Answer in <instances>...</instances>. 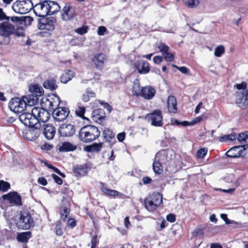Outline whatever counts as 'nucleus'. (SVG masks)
I'll list each match as a JSON object with an SVG mask.
<instances>
[{"label":"nucleus","instance_id":"nucleus-1","mask_svg":"<svg viewBox=\"0 0 248 248\" xmlns=\"http://www.w3.org/2000/svg\"><path fill=\"white\" fill-rule=\"evenodd\" d=\"M9 18L10 17L7 16L3 9L0 8V21L6 20L0 24V35L5 38L3 43L5 45L9 43V37L16 32L15 27L10 22Z\"/></svg>","mask_w":248,"mask_h":248},{"label":"nucleus","instance_id":"nucleus-2","mask_svg":"<svg viewBox=\"0 0 248 248\" xmlns=\"http://www.w3.org/2000/svg\"><path fill=\"white\" fill-rule=\"evenodd\" d=\"M100 134V131L96 126L87 125L80 129L78 133V137L81 141L89 143L96 140Z\"/></svg>","mask_w":248,"mask_h":248},{"label":"nucleus","instance_id":"nucleus-3","mask_svg":"<svg viewBox=\"0 0 248 248\" xmlns=\"http://www.w3.org/2000/svg\"><path fill=\"white\" fill-rule=\"evenodd\" d=\"M60 102V99L59 97L57 98V102H55V104L53 102L49 101V106L51 109H54L52 113V116L54 119L57 121H64L68 116L70 111L67 108L58 107L54 108V107H56L59 106Z\"/></svg>","mask_w":248,"mask_h":248},{"label":"nucleus","instance_id":"nucleus-4","mask_svg":"<svg viewBox=\"0 0 248 248\" xmlns=\"http://www.w3.org/2000/svg\"><path fill=\"white\" fill-rule=\"evenodd\" d=\"M162 195L159 193H153L145 199L146 208L149 211H153L162 203Z\"/></svg>","mask_w":248,"mask_h":248},{"label":"nucleus","instance_id":"nucleus-5","mask_svg":"<svg viewBox=\"0 0 248 248\" xmlns=\"http://www.w3.org/2000/svg\"><path fill=\"white\" fill-rule=\"evenodd\" d=\"M14 11L20 14H25L29 12L33 7L31 0H17L12 4Z\"/></svg>","mask_w":248,"mask_h":248},{"label":"nucleus","instance_id":"nucleus-6","mask_svg":"<svg viewBox=\"0 0 248 248\" xmlns=\"http://www.w3.org/2000/svg\"><path fill=\"white\" fill-rule=\"evenodd\" d=\"M33 219L29 213L21 212L19 219L16 223L17 226L19 229H29L33 226Z\"/></svg>","mask_w":248,"mask_h":248},{"label":"nucleus","instance_id":"nucleus-7","mask_svg":"<svg viewBox=\"0 0 248 248\" xmlns=\"http://www.w3.org/2000/svg\"><path fill=\"white\" fill-rule=\"evenodd\" d=\"M19 120L26 126L29 127H34L41 126V124H37V120L32 112H23L19 116Z\"/></svg>","mask_w":248,"mask_h":248},{"label":"nucleus","instance_id":"nucleus-8","mask_svg":"<svg viewBox=\"0 0 248 248\" xmlns=\"http://www.w3.org/2000/svg\"><path fill=\"white\" fill-rule=\"evenodd\" d=\"M10 109L15 113H23L25 110L26 104L22 98H15L11 99L9 103Z\"/></svg>","mask_w":248,"mask_h":248},{"label":"nucleus","instance_id":"nucleus-9","mask_svg":"<svg viewBox=\"0 0 248 248\" xmlns=\"http://www.w3.org/2000/svg\"><path fill=\"white\" fill-rule=\"evenodd\" d=\"M166 155L164 152L158 153L156 154L154 161L153 163V169L154 171L156 174H161L163 171L162 164L166 158Z\"/></svg>","mask_w":248,"mask_h":248},{"label":"nucleus","instance_id":"nucleus-10","mask_svg":"<svg viewBox=\"0 0 248 248\" xmlns=\"http://www.w3.org/2000/svg\"><path fill=\"white\" fill-rule=\"evenodd\" d=\"M32 112L37 120V124L45 123L48 121L50 118V114L46 109L37 107L32 108Z\"/></svg>","mask_w":248,"mask_h":248},{"label":"nucleus","instance_id":"nucleus-11","mask_svg":"<svg viewBox=\"0 0 248 248\" xmlns=\"http://www.w3.org/2000/svg\"><path fill=\"white\" fill-rule=\"evenodd\" d=\"M35 15L40 18L45 17L49 14L47 0L42 1L33 6L32 8Z\"/></svg>","mask_w":248,"mask_h":248},{"label":"nucleus","instance_id":"nucleus-12","mask_svg":"<svg viewBox=\"0 0 248 248\" xmlns=\"http://www.w3.org/2000/svg\"><path fill=\"white\" fill-rule=\"evenodd\" d=\"M41 126L30 127V128L23 131L22 136L24 139L30 141L35 140L41 133L40 127Z\"/></svg>","mask_w":248,"mask_h":248},{"label":"nucleus","instance_id":"nucleus-13","mask_svg":"<svg viewBox=\"0 0 248 248\" xmlns=\"http://www.w3.org/2000/svg\"><path fill=\"white\" fill-rule=\"evenodd\" d=\"M147 118L152 125L162 126L163 125V117L161 112L159 110H154L152 113L147 114Z\"/></svg>","mask_w":248,"mask_h":248},{"label":"nucleus","instance_id":"nucleus-14","mask_svg":"<svg viewBox=\"0 0 248 248\" xmlns=\"http://www.w3.org/2000/svg\"><path fill=\"white\" fill-rule=\"evenodd\" d=\"M38 27L40 30L52 31L55 28L54 20L48 18L43 17L37 19Z\"/></svg>","mask_w":248,"mask_h":248},{"label":"nucleus","instance_id":"nucleus-15","mask_svg":"<svg viewBox=\"0 0 248 248\" xmlns=\"http://www.w3.org/2000/svg\"><path fill=\"white\" fill-rule=\"evenodd\" d=\"M58 132L62 137H71L75 134V127L71 124H64L60 126Z\"/></svg>","mask_w":248,"mask_h":248},{"label":"nucleus","instance_id":"nucleus-16","mask_svg":"<svg viewBox=\"0 0 248 248\" xmlns=\"http://www.w3.org/2000/svg\"><path fill=\"white\" fill-rule=\"evenodd\" d=\"M106 60L107 57L105 54L99 53L95 54L94 57L93 59V62L96 68L101 70L103 69L104 62Z\"/></svg>","mask_w":248,"mask_h":248},{"label":"nucleus","instance_id":"nucleus-17","mask_svg":"<svg viewBox=\"0 0 248 248\" xmlns=\"http://www.w3.org/2000/svg\"><path fill=\"white\" fill-rule=\"evenodd\" d=\"M42 131L45 137L48 140L52 139L56 133L55 127L49 124H43Z\"/></svg>","mask_w":248,"mask_h":248},{"label":"nucleus","instance_id":"nucleus-18","mask_svg":"<svg viewBox=\"0 0 248 248\" xmlns=\"http://www.w3.org/2000/svg\"><path fill=\"white\" fill-rule=\"evenodd\" d=\"M75 16V10L73 7L66 5L62 9V17L63 20L68 21L73 19Z\"/></svg>","mask_w":248,"mask_h":248},{"label":"nucleus","instance_id":"nucleus-19","mask_svg":"<svg viewBox=\"0 0 248 248\" xmlns=\"http://www.w3.org/2000/svg\"><path fill=\"white\" fill-rule=\"evenodd\" d=\"M3 198L5 200H7L11 203L17 205L22 204L21 197L17 195L16 192L9 193L3 195Z\"/></svg>","mask_w":248,"mask_h":248},{"label":"nucleus","instance_id":"nucleus-20","mask_svg":"<svg viewBox=\"0 0 248 248\" xmlns=\"http://www.w3.org/2000/svg\"><path fill=\"white\" fill-rule=\"evenodd\" d=\"M155 90L150 86L142 88L140 91V95L146 99H151L155 95Z\"/></svg>","mask_w":248,"mask_h":248},{"label":"nucleus","instance_id":"nucleus-21","mask_svg":"<svg viewBox=\"0 0 248 248\" xmlns=\"http://www.w3.org/2000/svg\"><path fill=\"white\" fill-rule=\"evenodd\" d=\"M240 148H242V147H239L238 146L231 148L226 152V156L231 158H236L240 157L241 155H243V154L241 153V150H240Z\"/></svg>","mask_w":248,"mask_h":248},{"label":"nucleus","instance_id":"nucleus-22","mask_svg":"<svg viewBox=\"0 0 248 248\" xmlns=\"http://www.w3.org/2000/svg\"><path fill=\"white\" fill-rule=\"evenodd\" d=\"M168 108L170 113H176L177 112V101L174 96L170 95L168 98Z\"/></svg>","mask_w":248,"mask_h":248},{"label":"nucleus","instance_id":"nucleus-23","mask_svg":"<svg viewBox=\"0 0 248 248\" xmlns=\"http://www.w3.org/2000/svg\"><path fill=\"white\" fill-rule=\"evenodd\" d=\"M137 69L139 73L146 74L150 71L149 64L147 62L140 61L137 65Z\"/></svg>","mask_w":248,"mask_h":248},{"label":"nucleus","instance_id":"nucleus-24","mask_svg":"<svg viewBox=\"0 0 248 248\" xmlns=\"http://www.w3.org/2000/svg\"><path fill=\"white\" fill-rule=\"evenodd\" d=\"M48 15H52L60 11L61 7L58 3L53 1L47 0Z\"/></svg>","mask_w":248,"mask_h":248},{"label":"nucleus","instance_id":"nucleus-25","mask_svg":"<svg viewBox=\"0 0 248 248\" xmlns=\"http://www.w3.org/2000/svg\"><path fill=\"white\" fill-rule=\"evenodd\" d=\"M23 100H24L26 104L29 107L34 105L38 102V98L37 96L32 94H29L22 97Z\"/></svg>","mask_w":248,"mask_h":248},{"label":"nucleus","instance_id":"nucleus-26","mask_svg":"<svg viewBox=\"0 0 248 248\" xmlns=\"http://www.w3.org/2000/svg\"><path fill=\"white\" fill-rule=\"evenodd\" d=\"M29 91L31 94L35 95L37 97L41 96L44 94L43 88L37 84H35L30 86L29 88Z\"/></svg>","mask_w":248,"mask_h":248},{"label":"nucleus","instance_id":"nucleus-27","mask_svg":"<svg viewBox=\"0 0 248 248\" xmlns=\"http://www.w3.org/2000/svg\"><path fill=\"white\" fill-rule=\"evenodd\" d=\"M103 135L104 136V138L107 141L111 142L112 141H115V134L113 132L112 130L108 128H106L104 130L103 132Z\"/></svg>","mask_w":248,"mask_h":248},{"label":"nucleus","instance_id":"nucleus-28","mask_svg":"<svg viewBox=\"0 0 248 248\" xmlns=\"http://www.w3.org/2000/svg\"><path fill=\"white\" fill-rule=\"evenodd\" d=\"M74 73L71 70L65 71L60 77V80L62 83H66L71 80L74 77Z\"/></svg>","mask_w":248,"mask_h":248},{"label":"nucleus","instance_id":"nucleus-29","mask_svg":"<svg viewBox=\"0 0 248 248\" xmlns=\"http://www.w3.org/2000/svg\"><path fill=\"white\" fill-rule=\"evenodd\" d=\"M73 172L77 177L84 176L87 172L86 168L83 166L78 165L74 167Z\"/></svg>","mask_w":248,"mask_h":248},{"label":"nucleus","instance_id":"nucleus-30","mask_svg":"<svg viewBox=\"0 0 248 248\" xmlns=\"http://www.w3.org/2000/svg\"><path fill=\"white\" fill-rule=\"evenodd\" d=\"M43 86L44 88L51 91L54 90L57 88L56 80L53 78L49 79L45 81L43 84Z\"/></svg>","mask_w":248,"mask_h":248},{"label":"nucleus","instance_id":"nucleus-31","mask_svg":"<svg viewBox=\"0 0 248 248\" xmlns=\"http://www.w3.org/2000/svg\"><path fill=\"white\" fill-rule=\"evenodd\" d=\"M245 96L243 94L242 92H237L236 93L235 102L238 106L240 108L246 106L244 103Z\"/></svg>","mask_w":248,"mask_h":248},{"label":"nucleus","instance_id":"nucleus-32","mask_svg":"<svg viewBox=\"0 0 248 248\" xmlns=\"http://www.w3.org/2000/svg\"><path fill=\"white\" fill-rule=\"evenodd\" d=\"M31 237V233L30 232H21L17 236V239L18 241L26 243Z\"/></svg>","mask_w":248,"mask_h":248},{"label":"nucleus","instance_id":"nucleus-33","mask_svg":"<svg viewBox=\"0 0 248 248\" xmlns=\"http://www.w3.org/2000/svg\"><path fill=\"white\" fill-rule=\"evenodd\" d=\"M77 149V146L70 142H64L60 148L62 151H73Z\"/></svg>","mask_w":248,"mask_h":248},{"label":"nucleus","instance_id":"nucleus-34","mask_svg":"<svg viewBox=\"0 0 248 248\" xmlns=\"http://www.w3.org/2000/svg\"><path fill=\"white\" fill-rule=\"evenodd\" d=\"M101 190L102 192L104 194L110 196L115 197L116 196H119L122 195V194L119 192L115 190L109 189L105 186H103L101 188Z\"/></svg>","mask_w":248,"mask_h":248},{"label":"nucleus","instance_id":"nucleus-35","mask_svg":"<svg viewBox=\"0 0 248 248\" xmlns=\"http://www.w3.org/2000/svg\"><path fill=\"white\" fill-rule=\"evenodd\" d=\"M85 111V108L84 106H82L81 103H78L77 105V108L76 109L75 113L76 114L83 119H86L84 115Z\"/></svg>","mask_w":248,"mask_h":248},{"label":"nucleus","instance_id":"nucleus-36","mask_svg":"<svg viewBox=\"0 0 248 248\" xmlns=\"http://www.w3.org/2000/svg\"><path fill=\"white\" fill-rule=\"evenodd\" d=\"M140 83L138 80H136L134 82L133 85V94L136 96H138L140 94Z\"/></svg>","mask_w":248,"mask_h":248},{"label":"nucleus","instance_id":"nucleus-37","mask_svg":"<svg viewBox=\"0 0 248 248\" xmlns=\"http://www.w3.org/2000/svg\"><path fill=\"white\" fill-rule=\"evenodd\" d=\"M237 138V136L235 134H231L229 135H224L219 138V141L223 142L226 140H234Z\"/></svg>","mask_w":248,"mask_h":248},{"label":"nucleus","instance_id":"nucleus-38","mask_svg":"<svg viewBox=\"0 0 248 248\" xmlns=\"http://www.w3.org/2000/svg\"><path fill=\"white\" fill-rule=\"evenodd\" d=\"M69 209L67 207H61L60 209V214L61 216V219L63 220L64 221H65L66 218L67 217V216L69 213Z\"/></svg>","mask_w":248,"mask_h":248},{"label":"nucleus","instance_id":"nucleus-39","mask_svg":"<svg viewBox=\"0 0 248 248\" xmlns=\"http://www.w3.org/2000/svg\"><path fill=\"white\" fill-rule=\"evenodd\" d=\"M101 109H95L92 112V117L96 121L104 117L103 113Z\"/></svg>","mask_w":248,"mask_h":248},{"label":"nucleus","instance_id":"nucleus-40","mask_svg":"<svg viewBox=\"0 0 248 248\" xmlns=\"http://www.w3.org/2000/svg\"><path fill=\"white\" fill-rule=\"evenodd\" d=\"M208 149L206 148H202L197 151L196 157L199 159H202L207 154Z\"/></svg>","mask_w":248,"mask_h":248},{"label":"nucleus","instance_id":"nucleus-41","mask_svg":"<svg viewBox=\"0 0 248 248\" xmlns=\"http://www.w3.org/2000/svg\"><path fill=\"white\" fill-rule=\"evenodd\" d=\"M184 2L189 7L193 8L199 3V0H183Z\"/></svg>","mask_w":248,"mask_h":248},{"label":"nucleus","instance_id":"nucleus-42","mask_svg":"<svg viewBox=\"0 0 248 248\" xmlns=\"http://www.w3.org/2000/svg\"><path fill=\"white\" fill-rule=\"evenodd\" d=\"M225 49L223 46H219L215 48L214 55L217 57H220L224 53Z\"/></svg>","mask_w":248,"mask_h":248},{"label":"nucleus","instance_id":"nucleus-43","mask_svg":"<svg viewBox=\"0 0 248 248\" xmlns=\"http://www.w3.org/2000/svg\"><path fill=\"white\" fill-rule=\"evenodd\" d=\"M158 48L159 49L163 55H164V54L168 52L169 50V47L163 43L159 44Z\"/></svg>","mask_w":248,"mask_h":248},{"label":"nucleus","instance_id":"nucleus-44","mask_svg":"<svg viewBox=\"0 0 248 248\" xmlns=\"http://www.w3.org/2000/svg\"><path fill=\"white\" fill-rule=\"evenodd\" d=\"M104 143L103 142H99L98 143H93L92 144V148L93 152H98L101 151L103 147Z\"/></svg>","mask_w":248,"mask_h":248},{"label":"nucleus","instance_id":"nucleus-45","mask_svg":"<svg viewBox=\"0 0 248 248\" xmlns=\"http://www.w3.org/2000/svg\"><path fill=\"white\" fill-rule=\"evenodd\" d=\"M55 230L57 235L61 236L62 235L63 231L62 228V223L60 221L56 223Z\"/></svg>","mask_w":248,"mask_h":248},{"label":"nucleus","instance_id":"nucleus-46","mask_svg":"<svg viewBox=\"0 0 248 248\" xmlns=\"http://www.w3.org/2000/svg\"><path fill=\"white\" fill-rule=\"evenodd\" d=\"M248 138V132L240 133L237 137L238 140L241 142H244Z\"/></svg>","mask_w":248,"mask_h":248},{"label":"nucleus","instance_id":"nucleus-47","mask_svg":"<svg viewBox=\"0 0 248 248\" xmlns=\"http://www.w3.org/2000/svg\"><path fill=\"white\" fill-rule=\"evenodd\" d=\"M88 29V26H83L80 28H77L75 31L79 34L83 35L87 32Z\"/></svg>","mask_w":248,"mask_h":248},{"label":"nucleus","instance_id":"nucleus-48","mask_svg":"<svg viewBox=\"0 0 248 248\" xmlns=\"http://www.w3.org/2000/svg\"><path fill=\"white\" fill-rule=\"evenodd\" d=\"M220 217L223 220H224L225 221L226 224H236V222H235L234 221L231 220L229 219L227 217V215L225 214H221L220 215Z\"/></svg>","mask_w":248,"mask_h":248},{"label":"nucleus","instance_id":"nucleus-49","mask_svg":"<svg viewBox=\"0 0 248 248\" xmlns=\"http://www.w3.org/2000/svg\"><path fill=\"white\" fill-rule=\"evenodd\" d=\"M10 188V185L7 183L3 181H0V188L1 190L5 191Z\"/></svg>","mask_w":248,"mask_h":248},{"label":"nucleus","instance_id":"nucleus-50","mask_svg":"<svg viewBox=\"0 0 248 248\" xmlns=\"http://www.w3.org/2000/svg\"><path fill=\"white\" fill-rule=\"evenodd\" d=\"M163 56H164L165 60L167 62H171L174 60L173 55L171 53H169V51Z\"/></svg>","mask_w":248,"mask_h":248},{"label":"nucleus","instance_id":"nucleus-51","mask_svg":"<svg viewBox=\"0 0 248 248\" xmlns=\"http://www.w3.org/2000/svg\"><path fill=\"white\" fill-rule=\"evenodd\" d=\"M234 179V175L232 174H228L224 178V181L228 183L233 182Z\"/></svg>","mask_w":248,"mask_h":248},{"label":"nucleus","instance_id":"nucleus-52","mask_svg":"<svg viewBox=\"0 0 248 248\" xmlns=\"http://www.w3.org/2000/svg\"><path fill=\"white\" fill-rule=\"evenodd\" d=\"M98 102L101 105L104 107L105 108H106L108 113H110L112 110V107L110 106L108 103L104 102L101 100H99Z\"/></svg>","mask_w":248,"mask_h":248},{"label":"nucleus","instance_id":"nucleus-53","mask_svg":"<svg viewBox=\"0 0 248 248\" xmlns=\"http://www.w3.org/2000/svg\"><path fill=\"white\" fill-rule=\"evenodd\" d=\"M10 19L13 22L16 24H21L23 21V20L21 18V17H18L17 16L10 17L9 20Z\"/></svg>","mask_w":248,"mask_h":248},{"label":"nucleus","instance_id":"nucleus-54","mask_svg":"<svg viewBox=\"0 0 248 248\" xmlns=\"http://www.w3.org/2000/svg\"><path fill=\"white\" fill-rule=\"evenodd\" d=\"M51 176L56 183H57L58 185L62 184V180L60 177L55 174H52Z\"/></svg>","mask_w":248,"mask_h":248},{"label":"nucleus","instance_id":"nucleus-55","mask_svg":"<svg viewBox=\"0 0 248 248\" xmlns=\"http://www.w3.org/2000/svg\"><path fill=\"white\" fill-rule=\"evenodd\" d=\"M14 1V0H1L0 3L2 6L6 7L10 5Z\"/></svg>","mask_w":248,"mask_h":248},{"label":"nucleus","instance_id":"nucleus-56","mask_svg":"<svg viewBox=\"0 0 248 248\" xmlns=\"http://www.w3.org/2000/svg\"><path fill=\"white\" fill-rule=\"evenodd\" d=\"M107 31V29L104 26H99L97 30V33L99 35H103Z\"/></svg>","mask_w":248,"mask_h":248},{"label":"nucleus","instance_id":"nucleus-57","mask_svg":"<svg viewBox=\"0 0 248 248\" xmlns=\"http://www.w3.org/2000/svg\"><path fill=\"white\" fill-rule=\"evenodd\" d=\"M67 224L68 226L74 228L76 225V220L73 218H69L67 220Z\"/></svg>","mask_w":248,"mask_h":248},{"label":"nucleus","instance_id":"nucleus-58","mask_svg":"<svg viewBox=\"0 0 248 248\" xmlns=\"http://www.w3.org/2000/svg\"><path fill=\"white\" fill-rule=\"evenodd\" d=\"M247 83L245 82H243L240 84H237L235 85L236 88L238 90H241V89H246L247 88Z\"/></svg>","mask_w":248,"mask_h":248},{"label":"nucleus","instance_id":"nucleus-59","mask_svg":"<svg viewBox=\"0 0 248 248\" xmlns=\"http://www.w3.org/2000/svg\"><path fill=\"white\" fill-rule=\"evenodd\" d=\"M167 220L170 222H174L176 220L175 216L172 214H170L166 217Z\"/></svg>","mask_w":248,"mask_h":248},{"label":"nucleus","instance_id":"nucleus-60","mask_svg":"<svg viewBox=\"0 0 248 248\" xmlns=\"http://www.w3.org/2000/svg\"><path fill=\"white\" fill-rule=\"evenodd\" d=\"M173 66L177 68L183 74H187L188 72V69L185 66L178 67L174 65H173Z\"/></svg>","mask_w":248,"mask_h":248},{"label":"nucleus","instance_id":"nucleus-61","mask_svg":"<svg viewBox=\"0 0 248 248\" xmlns=\"http://www.w3.org/2000/svg\"><path fill=\"white\" fill-rule=\"evenodd\" d=\"M38 183L43 186H46L47 184L46 179L43 177H39L38 179Z\"/></svg>","mask_w":248,"mask_h":248},{"label":"nucleus","instance_id":"nucleus-62","mask_svg":"<svg viewBox=\"0 0 248 248\" xmlns=\"http://www.w3.org/2000/svg\"><path fill=\"white\" fill-rule=\"evenodd\" d=\"M242 92L245 96L244 103L247 106L248 105V90L243 91Z\"/></svg>","mask_w":248,"mask_h":248},{"label":"nucleus","instance_id":"nucleus-63","mask_svg":"<svg viewBox=\"0 0 248 248\" xmlns=\"http://www.w3.org/2000/svg\"><path fill=\"white\" fill-rule=\"evenodd\" d=\"M125 136V134L124 132L120 133L117 135V139L119 141L122 142L124 140Z\"/></svg>","mask_w":248,"mask_h":248},{"label":"nucleus","instance_id":"nucleus-64","mask_svg":"<svg viewBox=\"0 0 248 248\" xmlns=\"http://www.w3.org/2000/svg\"><path fill=\"white\" fill-rule=\"evenodd\" d=\"M162 57L159 56H156L153 59L154 62L156 64L160 63L162 62Z\"/></svg>","mask_w":248,"mask_h":248}]
</instances>
